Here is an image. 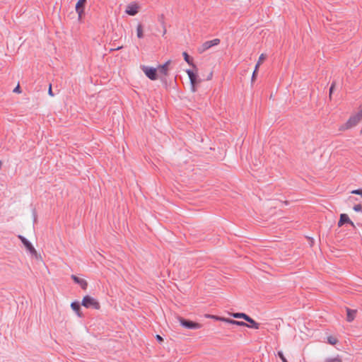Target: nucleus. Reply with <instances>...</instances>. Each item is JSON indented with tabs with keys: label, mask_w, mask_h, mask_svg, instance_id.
Here are the masks:
<instances>
[{
	"label": "nucleus",
	"mask_w": 362,
	"mask_h": 362,
	"mask_svg": "<svg viewBox=\"0 0 362 362\" xmlns=\"http://www.w3.org/2000/svg\"><path fill=\"white\" fill-rule=\"evenodd\" d=\"M334 86V83H332V84L331 85L330 88H329V93H330V94H331V93H332V91H333Z\"/></svg>",
	"instance_id": "30"
},
{
	"label": "nucleus",
	"mask_w": 362,
	"mask_h": 362,
	"mask_svg": "<svg viewBox=\"0 0 362 362\" xmlns=\"http://www.w3.org/2000/svg\"><path fill=\"white\" fill-rule=\"evenodd\" d=\"M156 339L158 341L160 342V341H163V339L162 337H160V335L157 334L156 335Z\"/></svg>",
	"instance_id": "27"
},
{
	"label": "nucleus",
	"mask_w": 362,
	"mask_h": 362,
	"mask_svg": "<svg viewBox=\"0 0 362 362\" xmlns=\"http://www.w3.org/2000/svg\"><path fill=\"white\" fill-rule=\"evenodd\" d=\"M259 67V63H257L255 66V69L253 71V74H252V80L253 81L255 78V75H256V73H257V69Z\"/></svg>",
	"instance_id": "24"
},
{
	"label": "nucleus",
	"mask_w": 362,
	"mask_h": 362,
	"mask_svg": "<svg viewBox=\"0 0 362 362\" xmlns=\"http://www.w3.org/2000/svg\"><path fill=\"white\" fill-rule=\"evenodd\" d=\"M182 56L184 57L185 61L189 65L192 66L193 68H196V66L193 63V59L186 52H184L182 53Z\"/></svg>",
	"instance_id": "16"
},
{
	"label": "nucleus",
	"mask_w": 362,
	"mask_h": 362,
	"mask_svg": "<svg viewBox=\"0 0 362 362\" xmlns=\"http://www.w3.org/2000/svg\"><path fill=\"white\" fill-rule=\"evenodd\" d=\"M13 92L14 93H21V88L19 86H17L14 89H13Z\"/></svg>",
	"instance_id": "26"
},
{
	"label": "nucleus",
	"mask_w": 362,
	"mask_h": 362,
	"mask_svg": "<svg viewBox=\"0 0 362 362\" xmlns=\"http://www.w3.org/2000/svg\"><path fill=\"white\" fill-rule=\"evenodd\" d=\"M49 94L52 96H53V93H52V88H51V86H49Z\"/></svg>",
	"instance_id": "31"
},
{
	"label": "nucleus",
	"mask_w": 362,
	"mask_h": 362,
	"mask_svg": "<svg viewBox=\"0 0 362 362\" xmlns=\"http://www.w3.org/2000/svg\"><path fill=\"white\" fill-rule=\"evenodd\" d=\"M141 69L149 79L153 81L157 79V69L156 68L143 66Z\"/></svg>",
	"instance_id": "7"
},
{
	"label": "nucleus",
	"mask_w": 362,
	"mask_h": 362,
	"mask_svg": "<svg viewBox=\"0 0 362 362\" xmlns=\"http://www.w3.org/2000/svg\"><path fill=\"white\" fill-rule=\"evenodd\" d=\"M353 209L356 212H359L361 211H362V206L361 204H356L354 206Z\"/></svg>",
	"instance_id": "22"
},
{
	"label": "nucleus",
	"mask_w": 362,
	"mask_h": 362,
	"mask_svg": "<svg viewBox=\"0 0 362 362\" xmlns=\"http://www.w3.org/2000/svg\"><path fill=\"white\" fill-rule=\"evenodd\" d=\"M220 43V40L218 38H215L211 40L206 41L204 42L201 47L198 48V52L199 53H203L206 50L212 47L213 46L218 45Z\"/></svg>",
	"instance_id": "5"
},
{
	"label": "nucleus",
	"mask_w": 362,
	"mask_h": 362,
	"mask_svg": "<svg viewBox=\"0 0 362 362\" xmlns=\"http://www.w3.org/2000/svg\"><path fill=\"white\" fill-rule=\"evenodd\" d=\"M326 362H342L341 359L339 357L328 358L325 361Z\"/></svg>",
	"instance_id": "19"
},
{
	"label": "nucleus",
	"mask_w": 362,
	"mask_h": 362,
	"mask_svg": "<svg viewBox=\"0 0 362 362\" xmlns=\"http://www.w3.org/2000/svg\"><path fill=\"white\" fill-rule=\"evenodd\" d=\"M264 59V54H262L259 57V61L257 63H259V64H260V62L262 61L263 59Z\"/></svg>",
	"instance_id": "28"
},
{
	"label": "nucleus",
	"mask_w": 362,
	"mask_h": 362,
	"mask_svg": "<svg viewBox=\"0 0 362 362\" xmlns=\"http://www.w3.org/2000/svg\"><path fill=\"white\" fill-rule=\"evenodd\" d=\"M122 48V46H120V47H113V48H111V49H110V51L119 50V49H121Z\"/></svg>",
	"instance_id": "29"
},
{
	"label": "nucleus",
	"mask_w": 362,
	"mask_h": 362,
	"mask_svg": "<svg viewBox=\"0 0 362 362\" xmlns=\"http://www.w3.org/2000/svg\"><path fill=\"white\" fill-rule=\"evenodd\" d=\"M86 0H78L76 4V12L78 13L79 18H81L84 14V8Z\"/></svg>",
	"instance_id": "10"
},
{
	"label": "nucleus",
	"mask_w": 362,
	"mask_h": 362,
	"mask_svg": "<svg viewBox=\"0 0 362 362\" xmlns=\"http://www.w3.org/2000/svg\"><path fill=\"white\" fill-rule=\"evenodd\" d=\"M233 316L235 318L244 319V321L249 322V324H247V327L249 328L255 329H258L259 328V324L244 313H235L233 314Z\"/></svg>",
	"instance_id": "2"
},
{
	"label": "nucleus",
	"mask_w": 362,
	"mask_h": 362,
	"mask_svg": "<svg viewBox=\"0 0 362 362\" xmlns=\"http://www.w3.org/2000/svg\"><path fill=\"white\" fill-rule=\"evenodd\" d=\"M284 362H288V361H284Z\"/></svg>",
	"instance_id": "33"
},
{
	"label": "nucleus",
	"mask_w": 362,
	"mask_h": 362,
	"mask_svg": "<svg viewBox=\"0 0 362 362\" xmlns=\"http://www.w3.org/2000/svg\"><path fill=\"white\" fill-rule=\"evenodd\" d=\"M71 278L73 279V281L76 284H78L81 287V288L83 290H86L87 289L88 283H87V281L85 279H81V278L78 277L77 276H76L74 274H72L71 276Z\"/></svg>",
	"instance_id": "11"
},
{
	"label": "nucleus",
	"mask_w": 362,
	"mask_h": 362,
	"mask_svg": "<svg viewBox=\"0 0 362 362\" xmlns=\"http://www.w3.org/2000/svg\"><path fill=\"white\" fill-rule=\"evenodd\" d=\"M186 72L188 75L189 78L194 77L196 75V74H194V71L191 69H187Z\"/></svg>",
	"instance_id": "23"
},
{
	"label": "nucleus",
	"mask_w": 362,
	"mask_h": 362,
	"mask_svg": "<svg viewBox=\"0 0 362 362\" xmlns=\"http://www.w3.org/2000/svg\"><path fill=\"white\" fill-rule=\"evenodd\" d=\"M18 238L21 240V243L23 244L27 250H28L31 255H37L36 250L35 249L32 243L27 238H25L24 236L21 235H19Z\"/></svg>",
	"instance_id": "8"
},
{
	"label": "nucleus",
	"mask_w": 362,
	"mask_h": 362,
	"mask_svg": "<svg viewBox=\"0 0 362 362\" xmlns=\"http://www.w3.org/2000/svg\"><path fill=\"white\" fill-rule=\"evenodd\" d=\"M189 81L192 86V90L193 92H194L196 90L195 85L197 83V75L196 74L194 77L190 78Z\"/></svg>",
	"instance_id": "18"
},
{
	"label": "nucleus",
	"mask_w": 362,
	"mask_h": 362,
	"mask_svg": "<svg viewBox=\"0 0 362 362\" xmlns=\"http://www.w3.org/2000/svg\"><path fill=\"white\" fill-rule=\"evenodd\" d=\"M136 35L138 38H142L144 37L143 26L141 24H138L136 27Z\"/></svg>",
	"instance_id": "17"
},
{
	"label": "nucleus",
	"mask_w": 362,
	"mask_h": 362,
	"mask_svg": "<svg viewBox=\"0 0 362 362\" xmlns=\"http://www.w3.org/2000/svg\"><path fill=\"white\" fill-rule=\"evenodd\" d=\"M138 6L136 4H129L127 6L125 12L129 16H135L138 13Z\"/></svg>",
	"instance_id": "12"
},
{
	"label": "nucleus",
	"mask_w": 362,
	"mask_h": 362,
	"mask_svg": "<svg viewBox=\"0 0 362 362\" xmlns=\"http://www.w3.org/2000/svg\"><path fill=\"white\" fill-rule=\"evenodd\" d=\"M277 356L281 358V360L282 361V362H284V361H286L287 359L286 358V357L284 356V353L283 351H279L277 352Z\"/></svg>",
	"instance_id": "21"
},
{
	"label": "nucleus",
	"mask_w": 362,
	"mask_h": 362,
	"mask_svg": "<svg viewBox=\"0 0 362 362\" xmlns=\"http://www.w3.org/2000/svg\"><path fill=\"white\" fill-rule=\"evenodd\" d=\"M1 166H2V162L0 161V168H1Z\"/></svg>",
	"instance_id": "32"
},
{
	"label": "nucleus",
	"mask_w": 362,
	"mask_h": 362,
	"mask_svg": "<svg viewBox=\"0 0 362 362\" xmlns=\"http://www.w3.org/2000/svg\"><path fill=\"white\" fill-rule=\"evenodd\" d=\"M346 320L349 322H352L356 316V310L346 308Z\"/></svg>",
	"instance_id": "14"
},
{
	"label": "nucleus",
	"mask_w": 362,
	"mask_h": 362,
	"mask_svg": "<svg viewBox=\"0 0 362 362\" xmlns=\"http://www.w3.org/2000/svg\"><path fill=\"white\" fill-rule=\"evenodd\" d=\"M81 305L86 308H93L95 310L100 308L99 302L95 298L88 295L83 297Z\"/></svg>",
	"instance_id": "3"
},
{
	"label": "nucleus",
	"mask_w": 362,
	"mask_h": 362,
	"mask_svg": "<svg viewBox=\"0 0 362 362\" xmlns=\"http://www.w3.org/2000/svg\"><path fill=\"white\" fill-rule=\"evenodd\" d=\"M362 119V111H360L355 115L351 116L347 122L341 126L339 130H346L355 127Z\"/></svg>",
	"instance_id": "1"
},
{
	"label": "nucleus",
	"mask_w": 362,
	"mask_h": 362,
	"mask_svg": "<svg viewBox=\"0 0 362 362\" xmlns=\"http://www.w3.org/2000/svg\"><path fill=\"white\" fill-rule=\"evenodd\" d=\"M349 223L353 228H355V225L353 221L349 218V216L346 214H341L339 221H338V226L341 227L344 224Z\"/></svg>",
	"instance_id": "9"
},
{
	"label": "nucleus",
	"mask_w": 362,
	"mask_h": 362,
	"mask_svg": "<svg viewBox=\"0 0 362 362\" xmlns=\"http://www.w3.org/2000/svg\"><path fill=\"white\" fill-rule=\"evenodd\" d=\"M179 322L180 325L188 329H198L202 327V325L189 320L184 319L183 317H179Z\"/></svg>",
	"instance_id": "4"
},
{
	"label": "nucleus",
	"mask_w": 362,
	"mask_h": 362,
	"mask_svg": "<svg viewBox=\"0 0 362 362\" xmlns=\"http://www.w3.org/2000/svg\"><path fill=\"white\" fill-rule=\"evenodd\" d=\"M362 189H357L351 191V194L361 195Z\"/></svg>",
	"instance_id": "25"
},
{
	"label": "nucleus",
	"mask_w": 362,
	"mask_h": 362,
	"mask_svg": "<svg viewBox=\"0 0 362 362\" xmlns=\"http://www.w3.org/2000/svg\"><path fill=\"white\" fill-rule=\"evenodd\" d=\"M170 61L168 60L165 63H164L163 65L159 66L158 71L161 74L166 76L168 74V65L170 64Z\"/></svg>",
	"instance_id": "13"
},
{
	"label": "nucleus",
	"mask_w": 362,
	"mask_h": 362,
	"mask_svg": "<svg viewBox=\"0 0 362 362\" xmlns=\"http://www.w3.org/2000/svg\"><path fill=\"white\" fill-rule=\"evenodd\" d=\"M209 317H211V318H214V319H216L217 320H221V321H223L228 324H230V325H238V326H241V327H247V324L245 322H243V321H237V320H232V319H227V318H224V317H218V316H214V315H209Z\"/></svg>",
	"instance_id": "6"
},
{
	"label": "nucleus",
	"mask_w": 362,
	"mask_h": 362,
	"mask_svg": "<svg viewBox=\"0 0 362 362\" xmlns=\"http://www.w3.org/2000/svg\"><path fill=\"white\" fill-rule=\"evenodd\" d=\"M71 307L73 309V310H74L76 313V314L78 317L82 316L80 313L81 304L78 302H77V301L72 302L71 304Z\"/></svg>",
	"instance_id": "15"
},
{
	"label": "nucleus",
	"mask_w": 362,
	"mask_h": 362,
	"mask_svg": "<svg viewBox=\"0 0 362 362\" xmlns=\"http://www.w3.org/2000/svg\"><path fill=\"white\" fill-rule=\"evenodd\" d=\"M327 342L329 344H332V345H334L337 344V340L336 338L330 336V337H327Z\"/></svg>",
	"instance_id": "20"
}]
</instances>
